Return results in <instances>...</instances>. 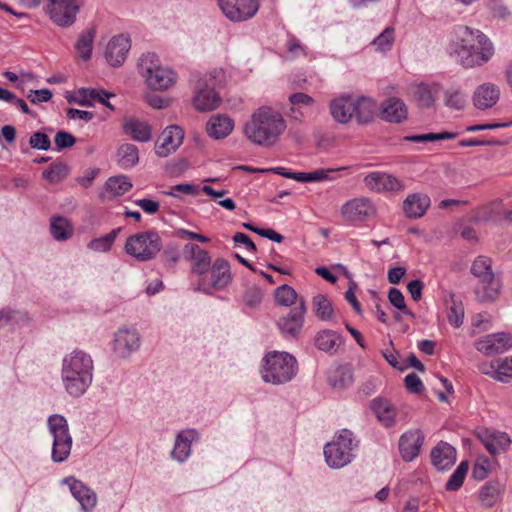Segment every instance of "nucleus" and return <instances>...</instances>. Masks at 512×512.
<instances>
[{
    "label": "nucleus",
    "instance_id": "nucleus-15",
    "mask_svg": "<svg viewBox=\"0 0 512 512\" xmlns=\"http://www.w3.org/2000/svg\"><path fill=\"white\" fill-rule=\"evenodd\" d=\"M342 217L350 222H362L375 214V208L367 198H354L341 207Z\"/></svg>",
    "mask_w": 512,
    "mask_h": 512
},
{
    "label": "nucleus",
    "instance_id": "nucleus-31",
    "mask_svg": "<svg viewBox=\"0 0 512 512\" xmlns=\"http://www.w3.org/2000/svg\"><path fill=\"white\" fill-rule=\"evenodd\" d=\"M233 130V121L221 114L212 116L206 125L208 135L216 140L227 137Z\"/></svg>",
    "mask_w": 512,
    "mask_h": 512
},
{
    "label": "nucleus",
    "instance_id": "nucleus-51",
    "mask_svg": "<svg viewBox=\"0 0 512 512\" xmlns=\"http://www.w3.org/2000/svg\"><path fill=\"white\" fill-rule=\"evenodd\" d=\"M329 384L336 389H343L353 382L350 370L340 367L337 368L328 378Z\"/></svg>",
    "mask_w": 512,
    "mask_h": 512
},
{
    "label": "nucleus",
    "instance_id": "nucleus-37",
    "mask_svg": "<svg viewBox=\"0 0 512 512\" xmlns=\"http://www.w3.org/2000/svg\"><path fill=\"white\" fill-rule=\"evenodd\" d=\"M354 104V117L356 118L358 123L364 124L369 123L373 120L376 111V103L373 99L361 96L358 98H354Z\"/></svg>",
    "mask_w": 512,
    "mask_h": 512
},
{
    "label": "nucleus",
    "instance_id": "nucleus-57",
    "mask_svg": "<svg viewBox=\"0 0 512 512\" xmlns=\"http://www.w3.org/2000/svg\"><path fill=\"white\" fill-rule=\"evenodd\" d=\"M388 299L392 306L396 309L401 310L405 315L415 318V315L412 311L407 309L405 298L403 293L397 288H390L388 292Z\"/></svg>",
    "mask_w": 512,
    "mask_h": 512
},
{
    "label": "nucleus",
    "instance_id": "nucleus-42",
    "mask_svg": "<svg viewBox=\"0 0 512 512\" xmlns=\"http://www.w3.org/2000/svg\"><path fill=\"white\" fill-rule=\"evenodd\" d=\"M118 164L123 169H130L134 167L139 161V150L138 148L130 143L122 144L118 151Z\"/></svg>",
    "mask_w": 512,
    "mask_h": 512
},
{
    "label": "nucleus",
    "instance_id": "nucleus-41",
    "mask_svg": "<svg viewBox=\"0 0 512 512\" xmlns=\"http://www.w3.org/2000/svg\"><path fill=\"white\" fill-rule=\"evenodd\" d=\"M511 444L510 437L504 432H495L484 440V446L492 455L506 451Z\"/></svg>",
    "mask_w": 512,
    "mask_h": 512
},
{
    "label": "nucleus",
    "instance_id": "nucleus-46",
    "mask_svg": "<svg viewBox=\"0 0 512 512\" xmlns=\"http://www.w3.org/2000/svg\"><path fill=\"white\" fill-rule=\"evenodd\" d=\"M275 301L279 306L290 307L293 304L299 305V296L295 289L287 284L279 286L274 293Z\"/></svg>",
    "mask_w": 512,
    "mask_h": 512
},
{
    "label": "nucleus",
    "instance_id": "nucleus-16",
    "mask_svg": "<svg viewBox=\"0 0 512 512\" xmlns=\"http://www.w3.org/2000/svg\"><path fill=\"white\" fill-rule=\"evenodd\" d=\"M62 483L68 485L72 496L79 502L82 511L91 512L95 508L97 495L85 483L74 476L64 478Z\"/></svg>",
    "mask_w": 512,
    "mask_h": 512
},
{
    "label": "nucleus",
    "instance_id": "nucleus-50",
    "mask_svg": "<svg viewBox=\"0 0 512 512\" xmlns=\"http://www.w3.org/2000/svg\"><path fill=\"white\" fill-rule=\"evenodd\" d=\"M502 206V200L496 199L492 201L489 204L490 211H483V217L486 220H492V221H505V222H511L512 221V209L507 210L503 213V216L501 217V211L500 208Z\"/></svg>",
    "mask_w": 512,
    "mask_h": 512
},
{
    "label": "nucleus",
    "instance_id": "nucleus-43",
    "mask_svg": "<svg viewBox=\"0 0 512 512\" xmlns=\"http://www.w3.org/2000/svg\"><path fill=\"white\" fill-rule=\"evenodd\" d=\"M444 104L451 109L463 110L467 104V95L460 87L452 86L444 92Z\"/></svg>",
    "mask_w": 512,
    "mask_h": 512
},
{
    "label": "nucleus",
    "instance_id": "nucleus-38",
    "mask_svg": "<svg viewBox=\"0 0 512 512\" xmlns=\"http://www.w3.org/2000/svg\"><path fill=\"white\" fill-rule=\"evenodd\" d=\"M132 186V182L127 176L118 175L106 180L104 190L109 194V198H115L124 195Z\"/></svg>",
    "mask_w": 512,
    "mask_h": 512
},
{
    "label": "nucleus",
    "instance_id": "nucleus-4",
    "mask_svg": "<svg viewBox=\"0 0 512 512\" xmlns=\"http://www.w3.org/2000/svg\"><path fill=\"white\" fill-rule=\"evenodd\" d=\"M262 379L266 383L281 385L291 381L297 373L296 359L286 352H269L263 358Z\"/></svg>",
    "mask_w": 512,
    "mask_h": 512
},
{
    "label": "nucleus",
    "instance_id": "nucleus-25",
    "mask_svg": "<svg viewBox=\"0 0 512 512\" xmlns=\"http://www.w3.org/2000/svg\"><path fill=\"white\" fill-rule=\"evenodd\" d=\"M329 107L333 119L341 124L348 123L354 117V98L350 95H342L333 99Z\"/></svg>",
    "mask_w": 512,
    "mask_h": 512
},
{
    "label": "nucleus",
    "instance_id": "nucleus-1",
    "mask_svg": "<svg viewBox=\"0 0 512 512\" xmlns=\"http://www.w3.org/2000/svg\"><path fill=\"white\" fill-rule=\"evenodd\" d=\"M94 363L90 354L75 349L62 360L61 380L65 391L74 398L86 393L93 381Z\"/></svg>",
    "mask_w": 512,
    "mask_h": 512
},
{
    "label": "nucleus",
    "instance_id": "nucleus-27",
    "mask_svg": "<svg viewBox=\"0 0 512 512\" xmlns=\"http://www.w3.org/2000/svg\"><path fill=\"white\" fill-rule=\"evenodd\" d=\"M447 308V319L451 326L459 328L464 322V305L462 298L454 292H447L443 298Z\"/></svg>",
    "mask_w": 512,
    "mask_h": 512
},
{
    "label": "nucleus",
    "instance_id": "nucleus-30",
    "mask_svg": "<svg viewBox=\"0 0 512 512\" xmlns=\"http://www.w3.org/2000/svg\"><path fill=\"white\" fill-rule=\"evenodd\" d=\"M430 207V198L426 194L414 193L408 195L403 202V210L409 218H420Z\"/></svg>",
    "mask_w": 512,
    "mask_h": 512
},
{
    "label": "nucleus",
    "instance_id": "nucleus-21",
    "mask_svg": "<svg viewBox=\"0 0 512 512\" xmlns=\"http://www.w3.org/2000/svg\"><path fill=\"white\" fill-rule=\"evenodd\" d=\"M365 185L375 192H398L404 189V184L395 176L383 172H371L364 178Z\"/></svg>",
    "mask_w": 512,
    "mask_h": 512
},
{
    "label": "nucleus",
    "instance_id": "nucleus-22",
    "mask_svg": "<svg viewBox=\"0 0 512 512\" xmlns=\"http://www.w3.org/2000/svg\"><path fill=\"white\" fill-rule=\"evenodd\" d=\"M131 47L130 39L123 35H117L108 42L104 56L107 62L113 67L123 64Z\"/></svg>",
    "mask_w": 512,
    "mask_h": 512
},
{
    "label": "nucleus",
    "instance_id": "nucleus-52",
    "mask_svg": "<svg viewBox=\"0 0 512 512\" xmlns=\"http://www.w3.org/2000/svg\"><path fill=\"white\" fill-rule=\"evenodd\" d=\"M119 231H120V228H116L104 236H101L99 238H95V239L91 240L88 244V247L94 251H102V252L109 251L111 246L113 245Z\"/></svg>",
    "mask_w": 512,
    "mask_h": 512
},
{
    "label": "nucleus",
    "instance_id": "nucleus-5",
    "mask_svg": "<svg viewBox=\"0 0 512 512\" xmlns=\"http://www.w3.org/2000/svg\"><path fill=\"white\" fill-rule=\"evenodd\" d=\"M471 273L479 280L474 291L477 300L494 301L500 293L501 284L492 271V260L486 256H478L472 263Z\"/></svg>",
    "mask_w": 512,
    "mask_h": 512
},
{
    "label": "nucleus",
    "instance_id": "nucleus-23",
    "mask_svg": "<svg viewBox=\"0 0 512 512\" xmlns=\"http://www.w3.org/2000/svg\"><path fill=\"white\" fill-rule=\"evenodd\" d=\"M424 435L418 429L404 433L399 440V450L404 461H413L419 454Z\"/></svg>",
    "mask_w": 512,
    "mask_h": 512
},
{
    "label": "nucleus",
    "instance_id": "nucleus-44",
    "mask_svg": "<svg viewBox=\"0 0 512 512\" xmlns=\"http://www.w3.org/2000/svg\"><path fill=\"white\" fill-rule=\"evenodd\" d=\"M491 369L492 371L484 373L490 374L497 381L508 382L512 378V357L497 360L495 364L491 365Z\"/></svg>",
    "mask_w": 512,
    "mask_h": 512
},
{
    "label": "nucleus",
    "instance_id": "nucleus-54",
    "mask_svg": "<svg viewBox=\"0 0 512 512\" xmlns=\"http://www.w3.org/2000/svg\"><path fill=\"white\" fill-rule=\"evenodd\" d=\"M162 65L158 56L155 53L143 54L138 62V68L143 77L151 74L154 70L160 68Z\"/></svg>",
    "mask_w": 512,
    "mask_h": 512
},
{
    "label": "nucleus",
    "instance_id": "nucleus-18",
    "mask_svg": "<svg viewBox=\"0 0 512 512\" xmlns=\"http://www.w3.org/2000/svg\"><path fill=\"white\" fill-rule=\"evenodd\" d=\"M510 347L512 335L504 332L487 335L475 343V348L486 356L504 353Z\"/></svg>",
    "mask_w": 512,
    "mask_h": 512
},
{
    "label": "nucleus",
    "instance_id": "nucleus-48",
    "mask_svg": "<svg viewBox=\"0 0 512 512\" xmlns=\"http://www.w3.org/2000/svg\"><path fill=\"white\" fill-rule=\"evenodd\" d=\"M457 133L443 131L440 133H426V134H417V135H409L403 138L404 141L415 142V143H425V142H433L439 140H450L457 137Z\"/></svg>",
    "mask_w": 512,
    "mask_h": 512
},
{
    "label": "nucleus",
    "instance_id": "nucleus-6",
    "mask_svg": "<svg viewBox=\"0 0 512 512\" xmlns=\"http://www.w3.org/2000/svg\"><path fill=\"white\" fill-rule=\"evenodd\" d=\"M357 447L353 433L348 429L341 430L335 438L324 447L327 465L339 469L352 461L353 450Z\"/></svg>",
    "mask_w": 512,
    "mask_h": 512
},
{
    "label": "nucleus",
    "instance_id": "nucleus-20",
    "mask_svg": "<svg viewBox=\"0 0 512 512\" xmlns=\"http://www.w3.org/2000/svg\"><path fill=\"white\" fill-rule=\"evenodd\" d=\"M500 88L498 85L486 82L478 85L472 94V103L478 110H487L494 107L500 99Z\"/></svg>",
    "mask_w": 512,
    "mask_h": 512
},
{
    "label": "nucleus",
    "instance_id": "nucleus-32",
    "mask_svg": "<svg viewBox=\"0 0 512 512\" xmlns=\"http://www.w3.org/2000/svg\"><path fill=\"white\" fill-rule=\"evenodd\" d=\"M123 131L138 142H149L152 138L151 127L146 122L137 118H126L123 124Z\"/></svg>",
    "mask_w": 512,
    "mask_h": 512
},
{
    "label": "nucleus",
    "instance_id": "nucleus-62",
    "mask_svg": "<svg viewBox=\"0 0 512 512\" xmlns=\"http://www.w3.org/2000/svg\"><path fill=\"white\" fill-rule=\"evenodd\" d=\"M289 102L296 107H302L306 110L314 104V99L306 93L297 92L289 96Z\"/></svg>",
    "mask_w": 512,
    "mask_h": 512
},
{
    "label": "nucleus",
    "instance_id": "nucleus-35",
    "mask_svg": "<svg viewBox=\"0 0 512 512\" xmlns=\"http://www.w3.org/2000/svg\"><path fill=\"white\" fill-rule=\"evenodd\" d=\"M470 54L475 57L476 61L473 64H461L465 68L480 67L486 64L494 55V45L489 38L481 41V43L472 44V48L469 49Z\"/></svg>",
    "mask_w": 512,
    "mask_h": 512
},
{
    "label": "nucleus",
    "instance_id": "nucleus-7",
    "mask_svg": "<svg viewBox=\"0 0 512 512\" xmlns=\"http://www.w3.org/2000/svg\"><path fill=\"white\" fill-rule=\"evenodd\" d=\"M488 38L479 29H474L466 25H458L453 30V36L450 42V50L455 53L460 64H473L475 57L470 54L472 44L481 43Z\"/></svg>",
    "mask_w": 512,
    "mask_h": 512
},
{
    "label": "nucleus",
    "instance_id": "nucleus-34",
    "mask_svg": "<svg viewBox=\"0 0 512 512\" xmlns=\"http://www.w3.org/2000/svg\"><path fill=\"white\" fill-rule=\"evenodd\" d=\"M440 92L438 83H420L413 87V96L421 108H429L435 102V96Z\"/></svg>",
    "mask_w": 512,
    "mask_h": 512
},
{
    "label": "nucleus",
    "instance_id": "nucleus-55",
    "mask_svg": "<svg viewBox=\"0 0 512 512\" xmlns=\"http://www.w3.org/2000/svg\"><path fill=\"white\" fill-rule=\"evenodd\" d=\"M394 42V29L387 27L381 34H379L373 41L372 45L376 47L377 51H389Z\"/></svg>",
    "mask_w": 512,
    "mask_h": 512
},
{
    "label": "nucleus",
    "instance_id": "nucleus-19",
    "mask_svg": "<svg viewBox=\"0 0 512 512\" xmlns=\"http://www.w3.org/2000/svg\"><path fill=\"white\" fill-rule=\"evenodd\" d=\"M183 130L176 125L168 126L163 130L155 144V153L159 157H167L182 144Z\"/></svg>",
    "mask_w": 512,
    "mask_h": 512
},
{
    "label": "nucleus",
    "instance_id": "nucleus-8",
    "mask_svg": "<svg viewBox=\"0 0 512 512\" xmlns=\"http://www.w3.org/2000/svg\"><path fill=\"white\" fill-rule=\"evenodd\" d=\"M161 249L162 240L156 231H145L132 235L125 243L126 253L141 262L154 259Z\"/></svg>",
    "mask_w": 512,
    "mask_h": 512
},
{
    "label": "nucleus",
    "instance_id": "nucleus-64",
    "mask_svg": "<svg viewBox=\"0 0 512 512\" xmlns=\"http://www.w3.org/2000/svg\"><path fill=\"white\" fill-rule=\"evenodd\" d=\"M27 98L33 104H38L41 102H48L52 98V92L47 89H39V90H30Z\"/></svg>",
    "mask_w": 512,
    "mask_h": 512
},
{
    "label": "nucleus",
    "instance_id": "nucleus-45",
    "mask_svg": "<svg viewBox=\"0 0 512 512\" xmlns=\"http://www.w3.org/2000/svg\"><path fill=\"white\" fill-rule=\"evenodd\" d=\"M312 309L316 317L322 321H331L333 319L332 304L323 294H317L313 297Z\"/></svg>",
    "mask_w": 512,
    "mask_h": 512
},
{
    "label": "nucleus",
    "instance_id": "nucleus-14",
    "mask_svg": "<svg viewBox=\"0 0 512 512\" xmlns=\"http://www.w3.org/2000/svg\"><path fill=\"white\" fill-rule=\"evenodd\" d=\"M140 334L135 328L123 327L115 333L114 352L121 358L129 357L140 348Z\"/></svg>",
    "mask_w": 512,
    "mask_h": 512
},
{
    "label": "nucleus",
    "instance_id": "nucleus-49",
    "mask_svg": "<svg viewBox=\"0 0 512 512\" xmlns=\"http://www.w3.org/2000/svg\"><path fill=\"white\" fill-rule=\"evenodd\" d=\"M468 468V462L462 461L446 482V490L457 491L460 489L468 472Z\"/></svg>",
    "mask_w": 512,
    "mask_h": 512
},
{
    "label": "nucleus",
    "instance_id": "nucleus-12",
    "mask_svg": "<svg viewBox=\"0 0 512 512\" xmlns=\"http://www.w3.org/2000/svg\"><path fill=\"white\" fill-rule=\"evenodd\" d=\"M223 14L232 22H242L252 18L258 11L259 0H218Z\"/></svg>",
    "mask_w": 512,
    "mask_h": 512
},
{
    "label": "nucleus",
    "instance_id": "nucleus-61",
    "mask_svg": "<svg viewBox=\"0 0 512 512\" xmlns=\"http://www.w3.org/2000/svg\"><path fill=\"white\" fill-rule=\"evenodd\" d=\"M263 298V292L260 287L253 285L247 288L244 294L245 304L249 307H255L259 305Z\"/></svg>",
    "mask_w": 512,
    "mask_h": 512
},
{
    "label": "nucleus",
    "instance_id": "nucleus-13",
    "mask_svg": "<svg viewBox=\"0 0 512 512\" xmlns=\"http://www.w3.org/2000/svg\"><path fill=\"white\" fill-rule=\"evenodd\" d=\"M306 314V301L299 299V305L291 308L289 312L280 317L277 326L285 338H297L304 325Z\"/></svg>",
    "mask_w": 512,
    "mask_h": 512
},
{
    "label": "nucleus",
    "instance_id": "nucleus-29",
    "mask_svg": "<svg viewBox=\"0 0 512 512\" xmlns=\"http://www.w3.org/2000/svg\"><path fill=\"white\" fill-rule=\"evenodd\" d=\"M144 78L149 88L153 90H165L175 83L176 74L170 68L161 66Z\"/></svg>",
    "mask_w": 512,
    "mask_h": 512
},
{
    "label": "nucleus",
    "instance_id": "nucleus-17",
    "mask_svg": "<svg viewBox=\"0 0 512 512\" xmlns=\"http://www.w3.org/2000/svg\"><path fill=\"white\" fill-rule=\"evenodd\" d=\"M182 255L185 260L192 263V274L198 275L199 278H201L203 275L209 272L211 266V257L209 253L202 249L199 245L187 243L183 247Z\"/></svg>",
    "mask_w": 512,
    "mask_h": 512
},
{
    "label": "nucleus",
    "instance_id": "nucleus-40",
    "mask_svg": "<svg viewBox=\"0 0 512 512\" xmlns=\"http://www.w3.org/2000/svg\"><path fill=\"white\" fill-rule=\"evenodd\" d=\"M71 222L62 216H53L50 223V232L57 241H66L73 235Z\"/></svg>",
    "mask_w": 512,
    "mask_h": 512
},
{
    "label": "nucleus",
    "instance_id": "nucleus-2",
    "mask_svg": "<svg viewBox=\"0 0 512 512\" xmlns=\"http://www.w3.org/2000/svg\"><path fill=\"white\" fill-rule=\"evenodd\" d=\"M285 129L286 124L282 115L270 107L263 106L246 122L244 134L252 143L270 147L278 141Z\"/></svg>",
    "mask_w": 512,
    "mask_h": 512
},
{
    "label": "nucleus",
    "instance_id": "nucleus-58",
    "mask_svg": "<svg viewBox=\"0 0 512 512\" xmlns=\"http://www.w3.org/2000/svg\"><path fill=\"white\" fill-rule=\"evenodd\" d=\"M80 93L83 94L85 97L88 96L89 98L102 103L107 108L114 110L113 105L109 102V98L114 96L113 94L105 90L96 89H81Z\"/></svg>",
    "mask_w": 512,
    "mask_h": 512
},
{
    "label": "nucleus",
    "instance_id": "nucleus-28",
    "mask_svg": "<svg viewBox=\"0 0 512 512\" xmlns=\"http://www.w3.org/2000/svg\"><path fill=\"white\" fill-rule=\"evenodd\" d=\"M405 103L396 97L385 100L381 106V116L387 122L400 123L407 118Z\"/></svg>",
    "mask_w": 512,
    "mask_h": 512
},
{
    "label": "nucleus",
    "instance_id": "nucleus-63",
    "mask_svg": "<svg viewBox=\"0 0 512 512\" xmlns=\"http://www.w3.org/2000/svg\"><path fill=\"white\" fill-rule=\"evenodd\" d=\"M404 384L406 389L415 394H420L424 390V385L418 375L415 373H410L405 376Z\"/></svg>",
    "mask_w": 512,
    "mask_h": 512
},
{
    "label": "nucleus",
    "instance_id": "nucleus-59",
    "mask_svg": "<svg viewBox=\"0 0 512 512\" xmlns=\"http://www.w3.org/2000/svg\"><path fill=\"white\" fill-rule=\"evenodd\" d=\"M29 145L33 149L47 151L51 147V141L48 135L43 132L36 131L30 136Z\"/></svg>",
    "mask_w": 512,
    "mask_h": 512
},
{
    "label": "nucleus",
    "instance_id": "nucleus-24",
    "mask_svg": "<svg viewBox=\"0 0 512 512\" xmlns=\"http://www.w3.org/2000/svg\"><path fill=\"white\" fill-rule=\"evenodd\" d=\"M431 462L439 471L450 469L456 462V449L447 442L440 441L431 450Z\"/></svg>",
    "mask_w": 512,
    "mask_h": 512
},
{
    "label": "nucleus",
    "instance_id": "nucleus-39",
    "mask_svg": "<svg viewBox=\"0 0 512 512\" xmlns=\"http://www.w3.org/2000/svg\"><path fill=\"white\" fill-rule=\"evenodd\" d=\"M95 36L96 29L92 27L82 32L75 43V50L78 56L85 62L91 58Z\"/></svg>",
    "mask_w": 512,
    "mask_h": 512
},
{
    "label": "nucleus",
    "instance_id": "nucleus-60",
    "mask_svg": "<svg viewBox=\"0 0 512 512\" xmlns=\"http://www.w3.org/2000/svg\"><path fill=\"white\" fill-rule=\"evenodd\" d=\"M54 143L58 151L72 147L76 143V138L69 132L60 130L54 137Z\"/></svg>",
    "mask_w": 512,
    "mask_h": 512
},
{
    "label": "nucleus",
    "instance_id": "nucleus-26",
    "mask_svg": "<svg viewBox=\"0 0 512 512\" xmlns=\"http://www.w3.org/2000/svg\"><path fill=\"white\" fill-rule=\"evenodd\" d=\"M198 438V432L195 429H186L180 431L175 440L171 456L176 461L183 463L191 454V444Z\"/></svg>",
    "mask_w": 512,
    "mask_h": 512
},
{
    "label": "nucleus",
    "instance_id": "nucleus-3",
    "mask_svg": "<svg viewBox=\"0 0 512 512\" xmlns=\"http://www.w3.org/2000/svg\"><path fill=\"white\" fill-rule=\"evenodd\" d=\"M223 79L222 69H214L204 75L199 72L191 75L190 82L194 90L193 106L197 111L209 112L220 106L222 99L216 88L222 85Z\"/></svg>",
    "mask_w": 512,
    "mask_h": 512
},
{
    "label": "nucleus",
    "instance_id": "nucleus-10",
    "mask_svg": "<svg viewBox=\"0 0 512 512\" xmlns=\"http://www.w3.org/2000/svg\"><path fill=\"white\" fill-rule=\"evenodd\" d=\"M84 5V0H46L45 13L50 20L62 28L71 27Z\"/></svg>",
    "mask_w": 512,
    "mask_h": 512
},
{
    "label": "nucleus",
    "instance_id": "nucleus-9",
    "mask_svg": "<svg viewBox=\"0 0 512 512\" xmlns=\"http://www.w3.org/2000/svg\"><path fill=\"white\" fill-rule=\"evenodd\" d=\"M47 424L53 437L51 458L56 463L64 462L69 457L72 448L68 422L64 416L53 414L49 416Z\"/></svg>",
    "mask_w": 512,
    "mask_h": 512
},
{
    "label": "nucleus",
    "instance_id": "nucleus-47",
    "mask_svg": "<svg viewBox=\"0 0 512 512\" xmlns=\"http://www.w3.org/2000/svg\"><path fill=\"white\" fill-rule=\"evenodd\" d=\"M502 486L499 481H489L480 490L479 499L485 507H492L498 500Z\"/></svg>",
    "mask_w": 512,
    "mask_h": 512
},
{
    "label": "nucleus",
    "instance_id": "nucleus-36",
    "mask_svg": "<svg viewBox=\"0 0 512 512\" xmlns=\"http://www.w3.org/2000/svg\"><path fill=\"white\" fill-rule=\"evenodd\" d=\"M314 343L319 350L333 354L342 344V337L332 330H323L317 333Z\"/></svg>",
    "mask_w": 512,
    "mask_h": 512
},
{
    "label": "nucleus",
    "instance_id": "nucleus-53",
    "mask_svg": "<svg viewBox=\"0 0 512 512\" xmlns=\"http://www.w3.org/2000/svg\"><path fill=\"white\" fill-rule=\"evenodd\" d=\"M69 168L62 162H56L47 168L42 176L50 183H56L67 177Z\"/></svg>",
    "mask_w": 512,
    "mask_h": 512
},
{
    "label": "nucleus",
    "instance_id": "nucleus-56",
    "mask_svg": "<svg viewBox=\"0 0 512 512\" xmlns=\"http://www.w3.org/2000/svg\"><path fill=\"white\" fill-rule=\"evenodd\" d=\"M343 169L345 168L343 167ZM338 170H342V168H338ZM333 171H337V169H319L313 172H297L296 181L308 183L326 180L328 179V173Z\"/></svg>",
    "mask_w": 512,
    "mask_h": 512
},
{
    "label": "nucleus",
    "instance_id": "nucleus-33",
    "mask_svg": "<svg viewBox=\"0 0 512 512\" xmlns=\"http://www.w3.org/2000/svg\"><path fill=\"white\" fill-rule=\"evenodd\" d=\"M370 407L383 426L391 427L394 425L396 411L387 399L375 398L371 401Z\"/></svg>",
    "mask_w": 512,
    "mask_h": 512
},
{
    "label": "nucleus",
    "instance_id": "nucleus-11",
    "mask_svg": "<svg viewBox=\"0 0 512 512\" xmlns=\"http://www.w3.org/2000/svg\"><path fill=\"white\" fill-rule=\"evenodd\" d=\"M210 278L206 273L199 278L196 291H202L208 295L212 294L213 290H220L225 288L231 281L230 265L229 262L223 258H217L211 264Z\"/></svg>",
    "mask_w": 512,
    "mask_h": 512
}]
</instances>
